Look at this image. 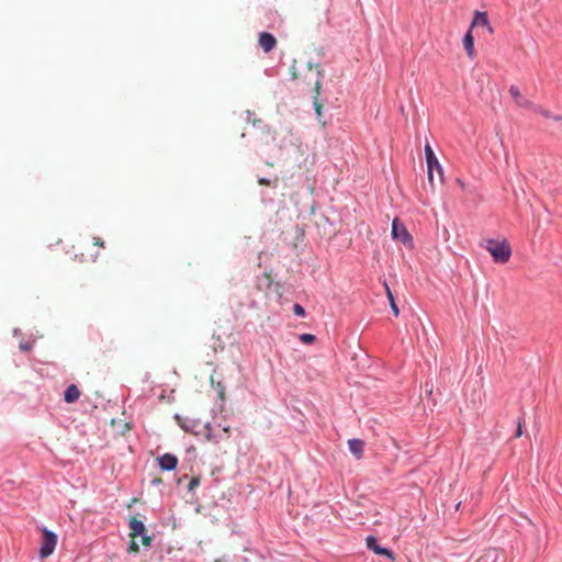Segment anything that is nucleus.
Wrapping results in <instances>:
<instances>
[{
	"label": "nucleus",
	"mask_w": 562,
	"mask_h": 562,
	"mask_svg": "<svg viewBox=\"0 0 562 562\" xmlns=\"http://www.w3.org/2000/svg\"><path fill=\"white\" fill-rule=\"evenodd\" d=\"M424 154L427 162L428 182L431 190L435 191L437 187L443 184V169L428 144L424 146Z\"/></svg>",
	"instance_id": "nucleus-1"
},
{
	"label": "nucleus",
	"mask_w": 562,
	"mask_h": 562,
	"mask_svg": "<svg viewBox=\"0 0 562 562\" xmlns=\"http://www.w3.org/2000/svg\"><path fill=\"white\" fill-rule=\"evenodd\" d=\"M486 249L495 262L506 263L510 259L512 248L506 240H487Z\"/></svg>",
	"instance_id": "nucleus-2"
},
{
	"label": "nucleus",
	"mask_w": 562,
	"mask_h": 562,
	"mask_svg": "<svg viewBox=\"0 0 562 562\" xmlns=\"http://www.w3.org/2000/svg\"><path fill=\"white\" fill-rule=\"evenodd\" d=\"M204 436L207 441L218 442L231 436V427L228 425L205 423L203 425Z\"/></svg>",
	"instance_id": "nucleus-3"
},
{
	"label": "nucleus",
	"mask_w": 562,
	"mask_h": 562,
	"mask_svg": "<svg viewBox=\"0 0 562 562\" xmlns=\"http://www.w3.org/2000/svg\"><path fill=\"white\" fill-rule=\"evenodd\" d=\"M41 530L42 542L38 549V555L40 558L45 559L53 554L58 541V536L56 532L47 529L46 527H43Z\"/></svg>",
	"instance_id": "nucleus-4"
},
{
	"label": "nucleus",
	"mask_w": 562,
	"mask_h": 562,
	"mask_svg": "<svg viewBox=\"0 0 562 562\" xmlns=\"http://www.w3.org/2000/svg\"><path fill=\"white\" fill-rule=\"evenodd\" d=\"M308 71L314 72V94H313V104L315 112L318 117L322 116L323 103L319 101L321 88H322V78H323V69L318 64L315 65L314 69L311 64H308Z\"/></svg>",
	"instance_id": "nucleus-5"
},
{
	"label": "nucleus",
	"mask_w": 562,
	"mask_h": 562,
	"mask_svg": "<svg viewBox=\"0 0 562 562\" xmlns=\"http://www.w3.org/2000/svg\"><path fill=\"white\" fill-rule=\"evenodd\" d=\"M175 419L177 420L181 429H183L186 432H190L198 436L204 431V424H202L200 419L182 417L178 414L175 415Z\"/></svg>",
	"instance_id": "nucleus-6"
},
{
	"label": "nucleus",
	"mask_w": 562,
	"mask_h": 562,
	"mask_svg": "<svg viewBox=\"0 0 562 562\" xmlns=\"http://www.w3.org/2000/svg\"><path fill=\"white\" fill-rule=\"evenodd\" d=\"M273 139L277 142L280 149H284L289 146H301L299 136H296L291 128L281 130Z\"/></svg>",
	"instance_id": "nucleus-7"
},
{
	"label": "nucleus",
	"mask_w": 562,
	"mask_h": 562,
	"mask_svg": "<svg viewBox=\"0 0 562 562\" xmlns=\"http://www.w3.org/2000/svg\"><path fill=\"white\" fill-rule=\"evenodd\" d=\"M366 544H367L368 550L374 552L375 554L385 557L391 561L395 560L394 552L386 547L380 546L379 540L375 536H373V535L367 536Z\"/></svg>",
	"instance_id": "nucleus-8"
},
{
	"label": "nucleus",
	"mask_w": 562,
	"mask_h": 562,
	"mask_svg": "<svg viewBox=\"0 0 562 562\" xmlns=\"http://www.w3.org/2000/svg\"><path fill=\"white\" fill-rule=\"evenodd\" d=\"M392 235H393L394 239L402 241L404 245L412 244V238H411L406 227L397 218L393 220Z\"/></svg>",
	"instance_id": "nucleus-9"
},
{
	"label": "nucleus",
	"mask_w": 562,
	"mask_h": 562,
	"mask_svg": "<svg viewBox=\"0 0 562 562\" xmlns=\"http://www.w3.org/2000/svg\"><path fill=\"white\" fill-rule=\"evenodd\" d=\"M158 467L161 471H173L178 467V458L172 453H164L157 459Z\"/></svg>",
	"instance_id": "nucleus-10"
},
{
	"label": "nucleus",
	"mask_w": 562,
	"mask_h": 562,
	"mask_svg": "<svg viewBox=\"0 0 562 562\" xmlns=\"http://www.w3.org/2000/svg\"><path fill=\"white\" fill-rule=\"evenodd\" d=\"M259 45L265 53H269L276 47L277 41L272 34L268 32H261L259 34Z\"/></svg>",
	"instance_id": "nucleus-11"
},
{
	"label": "nucleus",
	"mask_w": 562,
	"mask_h": 562,
	"mask_svg": "<svg viewBox=\"0 0 562 562\" xmlns=\"http://www.w3.org/2000/svg\"><path fill=\"white\" fill-rule=\"evenodd\" d=\"M479 25L487 27V31L490 33H493V27L490 24L488 16H487L486 12L476 11L474 13V18L471 23L470 30L472 31L473 27L479 26Z\"/></svg>",
	"instance_id": "nucleus-12"
},
{
	"label": "nucleus",
	"mask_w": 562,
	"mask_h": 562,
	"mask_svg": "<svg viewBox=\"0 0 562 562\" xmlns=\"http://www.w3.org/2000/svg\"><path fill=\"white\" fill-rule=\"evenodd\" d=\"M80 394V390L76 384H69L64 391L63 400L67 404H72L79 400Z\"/></svg>",
	"instance_id": "nucleus-13"
},
{
	"label": "nucleus",
	"mask_w": 562,
	"mask_h": 562,
	"mask_svg": "<svg viewBox=\"0 0 562 562\" xmlns=\"http://www.w3.org/2000/svg\"><path fill=\"white\" fill-rule=\"evenodd\" d=\"M348 447L350 452L357 458L360 459L364 448V441L359 438H352L348 440Z\"/></svg>",
	"instance_id": "nucleus-14"
},
{
	"label": "nucleus",
	"mask_w": 562,
	"mask_h": 562,
	"mask_svg": "<svg viewBox=\"0 0 562 562\" xmlns=\"http://www.w3.org/2000/svg\"><path fill=\"white\" fill-rule=\"evenodd\" d=\"M128 528L131 530L130 536L132 538L138 537L139 535L144 533L146 530L145 524L136 518H132L128 522Z\"/></svg>",
	"instance_id": "nucleus-15"
},
{
	"label": "nucleus",
	"mask_w": 562,
	"mask_h": 562,
	"mask_svg": "<svg viewBox=\"0 0 562 562\" xmlns=\"http://www.w3.org/2000/svg\"><path fill=\"white\" fill-rule=\"evenodd\" d=\"M463 46L467 52V55L473 59L476 55L475 47H474V37L472 35V31L469 30L467 34L463 37Z\"/></svg>",
	"instance_id": "nucleus-16"
},
{
	"label": "nucleus",
	"mask_w": 562,
	"mask_h": 562,
	"mask_svg": "<svg viewBox=\"0 0 562 562\" xmlns=\"http://www.w3.org/2000/svg\"><path fill=\"white\" fill-rule=\"evenodd\" d=\"M211 383H212V386H213V389L215 390V392L217 394V400L221 403H224L225 402V385L221 381L215 382L213 380V378H211Z\"/></svg>",
	"instance_id": "nucleus-17"
},
{
	"label": "nucleus",
	"mask_w": 562,
	"mask_h": 562,
	"mask_svg": "<svg viewBox=\"0 0 562 562\" xmlns=\"http://www.w3.org/2000/svg\"><path fill=\"white\" fill-rule=\"evenodd\" d=\"M517 105L519 108L528 109V110H530L532 112H536V111L540 110V105L535 104L533 102H531L529 99H527L525 97H524V99H521L520 102L517 103Z\"/></svg>",
	"instance_id": "nucleus-18"
},
{
	"label": "nucleus",
	"mask_w": 562,
	"mask_h": 562,
	"mask_svg": "<svg viewBox=\"0 0 562 562\" xmlns=\"http://www.w3.org/2000/svg\"><path fill=\"white\" fill-rule=\"evenodd\" d=\"M517 105L519 108L528 109V110H530L532 112H536V111L540 110V105L535 104L533 102H531L529 99H527L525 97H524V99H521L520 102L517 103Z\"/></svg>",
	"instance_id": "nucleus-19"
},
{
	"label": "nucleus",
	"mask_w": 562,
	"mask_h": 562,
	"mask_svg": "<svg viewBox=\"0 0 562 562\" xmlns=\"http://www.w3.org/2000/svg\"><path fill=\"white\" fill-rule=\"evenodd\" d=\"M384 288H385V291H386L387 299L390 301L391 308H392L394 315L396 316V315H398V308H397V306L395 304L394 296H393V294L391 292V289L389 288L386 282H384Z\"/></svg>",
	"instance_id": "nucleus-20"
},
{
	"label": "nucleus",
	"mask_w": 562,
	"mask_h": 562,
	"mask_svg": "<svg viewBox=\"0 0 562 562\" xmlns=\"http://www.w3.org/2000/svg\"><path fill=\"white\" fill-rule=\"evenodd\" d=\"M510 97L513 98V100L515 101V103L517 104L518 102L521 101V99H524V95L521 94L519 88L517 86H510L509 87V90H508Z\"/></svg>",
	"instance_id": "nucleus-21"
},
{
	"label": "nucleus",
	"mask_w": 562,
	"mask_h": 562,
	"mask_svg": "<svg viewBox=\"0 0 562 562\" xmlns=\"http://www.w3.org/2000/svg\"><path fill=\"white\" fill-rule=\"evenodd\" d=\"M535 113H538L547 119H552L557 122H562V116L561 115H554L552 114L549 110H546L543 109L542 106H540V110L536 111Z\"/></svg>",
	"instance_id": "nucleus-22"
},
{
	"label": "nucleus",
	"mask_w": 562,
	"mask_h": 562,
	"mask_svg": "<svg viewBox=\"0 0 562 562\" xmlns=\"http://www.w3.org/2000/svg\"><path fill=\"white\" fill-rule=\"evenodd\" d=\"M138 537L142 538V542L145 547H148L150 548L153 546V537L147 535V531H145L144 533L139 535Z\"/></svg>",
	"instance_id": "nucleus-23"
},
{
	"label": "nucleus",
	"mask_w": 562,
	"mask_h": 562,
	"mask_svg": "<svg viewBox=\"0 0 562 562\" xmlns=\"http://www.w3.org/2000/svg\"><path fill=\"white\" fill-rule=\"evenodd\" d=\"M299 339L304 342V344H311L313 342L316 338L314 335L312 334H302L299 336Z\"/></svg>",
	"instance_id": "nucleus-24"
},
{
	"label": "nucleus",
	"mask_w": 562,
	"mask_h": 562,
	"mask_svg": "<svg viewBox=\"0 0 562 562\" xmlns=\"http://www.w3.org/2000/svg\"><path fill=\"white\" fill-rule=\"evenodd\" d=\"M200 485V479L199 477H192L188 485V491L193 493L194 490Z\"/></svg>",
	"instance_id": "nucleus-25"
},
{
	"label": "nucleus",
	"mask_w": 562,
	"mask_h": 562,
	"mask_svg": "<svg viewBox=\"0 0 562 562\" xmlns=\"http://www.w3.org/2000/svg\"><path fill=\"white\" fill-rule=\"evenodd\" d=\"M293 311H294L295 315H299V316H304L305 315V311H304V308L300 304H295L294 307H293Z\"/></svg>",
	"instance_id": "nucleus-26"
},
{
	"label": "nucleus",
	"mask_w": 562,
	"mask_h": 562,
	"mask_svg": "<svg viewBox=\"0 0 562 562\" xmlns=\"http://www.w3.org/2000/svg\"><path fill=\"white\" fill-rule=\"evenodd\" d=\"M521 436H522V424H521V419L519 418L515 437L519 438Z\"/></svg>",
	"instance_id": "nucleus-27"
},
{
	"label": "nucleus",
	"mask_w": 562,
	"mask_h": 562,
	"mask_svg": "<svg viewBox=\"0 0 562 562\" xmlns=\"http://www.w3.org/2000/svg\"><path fill=\"white\" fill-rule=\"evenodd\" d=\"M93 245L103 248L104 241L100 237H93Z\"/></svg>",
	"instance_id": "nucleus-28"
},
{
	"label": "nucleus",
	"mask_w": 562,
	"mask_h": 562,
	"mask_svg": "<svg viewBox=\"0 0 562 562\" xmlns=\"http://www.w3.org/2000/svg\"><path fill=\"white\" fill-rule=\"evenodd\" d=\"M258 183H259L260 186H270V184H271V181H270L269 179H266V178H260V179L258 180Z\"/></svg>",
	"instance_id": "nucleus-29"
},
{
	"label": "nucleus",
	"mask_w": 562,
	"mask_h": 562,
	"mask_svg": "<svg viewBox=\"0 0 562 562\" xmlns=\"http://www.w3.org/2000/svg\"><path fill=\"white\" fill-rule=\"evenodd\" d=\"M160 484H162V479H160V477H155V479H153V480H151V485H156V486H158V485H160Z\"/></svg>",
	"instance_id": "nucleus-30"
},
{
	"label": "nucleus",
	"mask_w": 562,
	"mask_h": 562,
	"mask_svg": "<svg viewBox=\"0 0 562 562\" xmlns=\"http://www.w3.org/2000/svg\"><path fill=\"white\" fill-rule=\"evenodd\" d=\"M130 550L137 552L138 551V544L135 541H132L130 543Z\"/></svg>",
	"instance_id": "nucleus-31"
},
{
	"label": "nucleus",
	"mask_w": 562,
	"mask_h": 562,
	"mask_svg": "<svg viewBox=\"0 0 562 562\" xmlns=\"http://www.w3.org/2000/svg\"><path fill=\"white\" fill-rule=\"evenodd\" d=\"M20 348H21L22 350H27V349H30V348H31V346H29V345H24V344H21V345H20Z\"/></svg>",
	"instance_id": "nucleus-32"
},
{
	"label": "nucleus",
	"mask_w": 562,
	"mask_h": 562,
	"mask_svg": "<svg viewBox=\"0 0 562 562\" xmlns=\"http://www.w3.org/2000/svg\"><path fill=\"white\" fill-rule=\"evenodd\" d=\"M292 77H293L294 79H296V78H297V76H296L295 71H292Z\"/></svg>",
	"instance_id": "nucleus-33"
},
{
	"label": "nucleus",
	"mask_w": 562,
	"mask_h": 562,
	"mask_svg": "<svg viewBox=\"0 0 562 562\" xmlns=\"http://www.w3.org/2000/svg\"><path fill=\"white\" fill-rule=\"evenodd\" d=\"M460 505H461V502L457 503L456 504V509H459Z\"/></svg>",
	"instance_id": "nucleus-34"
},
{
	"label": "nucleus",
	"mask_w": 562,
	"mask_h": 562,
	"mask_svg": "<svg viewBox=\"0 0 562 562\" xmlns=\"http://www.w3.org/2000/svg\"><path fill=\"white\" fill-rule=\"evenodd\" d=\"M239 562H248L246 558H243Z\"/></svg>",
	"instance_id": "nucleus-35"
},
{
	"label": "nucleus",
	"mask_w": 562,
	"mask_h": 562,
	"mask_svg": "<svg viewBox=\"0 0 562 562\" xmlns=\"http://www.w3.org/2000/svg\"><path fill=\"white\" fill-rule=\"evenodd\" d=\"M458 183L463 188V182L461 180H458Z\"/></svg>",
	"instance_id": "nucleus-36"
}]
</instances>
